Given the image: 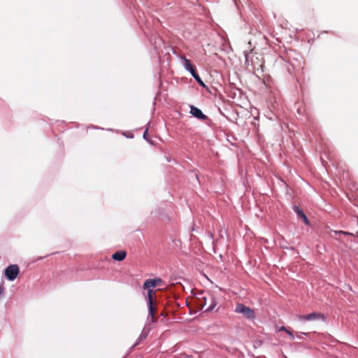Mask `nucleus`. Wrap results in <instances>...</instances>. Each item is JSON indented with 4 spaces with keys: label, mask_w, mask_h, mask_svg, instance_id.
<instances>
[{
    "label": "nucleus",
    "mask_w": 358,
    "mask_h": 358,
    "mask_svg": "<svg viewBox=\"0 0 358 358\" xmlns=\"http://www.w3.org/2000/svg\"><path fill=\"white\" fill-rule=\"evenodd\" d=\"M173 54H175L180 59V60L182 61L183 67L192 75V76L198 83V84L202 87L205 86V83L203 82L202 79L196 72L195 66L191 63L190 60L187 59L183 55H178L175 51H173Z\"/></svg>",
    "instance_id": "f257e3e1"
},
{
    "label": "nucleus",
    "mask_w": 358,
    "mask_h": 358,
    "mask_svg": "<svg viewBox=\"0 0 358 358\" xmlns=\"http://www.w3.org/2000/svg\"><path fill=\"white\" fill-rule=\"evenodd\" d=\"M299 320L316 321L320 324L325 323L324 315L320 313L313 312L308 315H300Z\"/></svg>",
    "instance_id": "f03ea898"
},
{
    "label": "nucleus",
    "mask_w": 358,
    "mask_h": 358,
    "mask_svg": "<svg viewBox=\"0 0 358 358\" xmlns=\"http://www.w3.org/2000/svg\"><path fill=\"white\" fill-rule=\"evenodd\" d=\"M19 273L20 268L17 264H10L4 269V275L9 281H13Z\"/></svg>",
    "instance_id": "7ed1b4c3"
},
{
    "label": "nucleus",
    "mask_w": 358,
    "mask_h": 358,
    "mask_svg": "<svg viewBox=\"0 0 358 358\" xmlns=\"http://www.w3.org/2000/svg\"><path fill=\"white\" fill-rule=\"evenodd\" d=\"M235 311L238 313L244 315L248 319H252L255 317L254 310L242 303H238L236 305Z\"/></svg>",
    "instance_id": "20e7f679"
},
{
    "label": "nucleus",
    "mask_w": 358,
    "mask_h": 358,
    "mask_svg": "<svg viewBox=\"0 0 358 358\" xmlns=\"http://www.w3.org/2000/svg\"><path fill=\"white\" fill-rule=\"evenodd\" d=\"M147 289H148V315L152 317V322H155V319L153 317L154 313H155V307L153 306L152 299L155 292L150 288Z\"/></svg>",
    "instance_id": "39448f33"
},
{
    "label": "nucleus",
    "mask_w": 358,
    "mask_h": 358,
    "mask_svg": "<svg viewBox=\"0 0 358 358\" xmlns=\"http://www.w3.org/2000/svg\"><path fill=\"white\" fill-rule=\"evenodd\" d=\"M189 108H190L189 113L195 118L200 120H208V116L206 115L205 114H203V113L202 112V110L200 108H199L193 105H190Z\"/></svg>",
    "instance_id": "423d86ee"
},
{
    "label": "nucleus",
    "mask_w": 358,
    "mask_h": 358,
    "mask_svg": "<svg viewBox=\"0 0 358 358\" xmlns=\"http://www.w3.org/2000/svg\"><path fill=\"white\" fill-rule=\"evenodd\" d=\"M163 285V280L160 278H150L146 280L143 283V289H149Z\"/></svg>",
    "instance_id": "0eeeda50"
},
{
    "label": "nucleus",
    "mask_w": 358,
    "mask_h": 358,
    "mask_svg": "<svg viewBox=\"0 0 358 358\" xmlns=\"http://www.w3.org/2000/svg\"><path fill=\"white\" fill-rule=\"evenodd\" d=\"M153 217H159L162 220L168 219V215L162 208H156L151 212Z\"/></svg>",
    "instance_id": "6e6552de"
},
{
    "label": "nucleus",
    "mask_w": 358,
    "mask_h": 358,
    "mask_svg": "<svg viewBox=\"0 0 358 358\" xmlns=\"http://www.w3.org/2000/svg\"><path fill=\"white\" fill-rule=\"evenodd\" d=\"M293 210L296 213L297 217L301 220H303V222L306 224V225H310V222L307 217V216L306 215V214L304 213V212L303 211V210H301L299 206H294L293 207Z\"/></svg>",
    "instance_id": "1a4fd4ad"
},
{
    "label": "nucleus",
    "mask_w": 358,
    "mask_h": 358,
    "mask_svg": "<svg viewBox=\"0 0 358 358\" xmlns=\"http://www.w3.org/2000/svg\"><path fill=\"white\" fill-rule=\"evenodd\" d=\"M126 256L127 252L124 250H119L113 254L112 258L115 261L122 262L125 259Z\"/></svg>",
    "instance_id": "9d476101"
},
{
    "label": "nucleus",
    "mask_w": 358,
    "mask_h": 358,
    "mask_svg": "<svg viewBox=\"0 0 358 358\" xmlns=\"http://www.w3.org/2000/svg\"><path fill=\"white\" fill-rule=\"evenodd\" d=\"M148 336V333L146 332H144L143 331L141 335L139 336V337L138 338L137 341H136V343L132 345V348L136 347L138 345L140 344V343L146 338V337Z\"/></svg>",
    "instance_id": "9b49d317"
},
{
    "label": "nucleus",
    "mask_w": 358,
    "mask_h": 358,
    "mask_svg": "<svg viewBox=\"0 0 358 358\" xmlns=\"http://www.w3.org/2000/svg\"><path fill=\"white\" fill-rule=\"evenodd\" d=\"M196 299H202V300H205V302L203 303H201V306H205L206 304V301H207V297L204 295V293L203 292H199L196 294Z\"/></svg>",
    "instance_id": "f8f14e48"
},
{
    "label": "nucleus",
    "mask_w": 358,
    "mask_h": 358,
    "mask_svg": "<svg viewBox=\"0 0 358 358\" xmlns=\"http://www.w3.org/2000/svg\"><path fill=\"white\" fill-rule=\"evenodd\" d=\"M171 285L176 286L177 289H184V287L180 282H174L173 280H172Z\"/></svg>",
    "instance_id": "ddd939ff"
},
{
    "label": "nucleus",
    "mask_w": 358,
    "mask_h": 358,
    "mask_svg": "<svg viewBox=\"0 0 358 358\" xmlns=\"http://www.w3.org/2000/svg\"><path fill=\"white\" fill-rule=\"evenodd\" d=\"M280 331H286L289 335L290 338L292 339H294V336H293L292 333L290 331L287 330L286 327H280Z\"/></svg>",
    "instance_id": "4468645a"
},
{
    "label": "nucleus",
    "mask_w": 358,
    "mask_h": 358,
    "mask_svg": "<svg viewBox=\"0 0 358 358\" xmlns=\"http://www.w3.org/2000/svg\"><path fill=\"white\" fill-rule=\"evenodd\" d=\"M148 129L147 128V129L145 130V131L143 132V138L145 140H146V141H149V142L152 144V142L151 141L148 140Z\"/></svg>",
    "instance_id": "2eb2a0df"
},
{
    "label": "nucleus",
    "mask_w": 358,
    "mask_h": 358,
    "mask_svg": "<svg viewBox=\"0 0 358 358\" xmlns=\"http://www.w3.org/2000/svg\"><path fill=\"white\" fill-rule=\"evenodd\" d=\"M122 134L123 136H124L126 138H134V134H131V133H129V134H127L125 131H122Z\"/></svg>",
    "instance_id": "dca6fc26"
},
{
    "label": "nucleus",
    "mask_w": 358,
    "mask_h": 358,
    "mask_svg": "<svg viewBox=\"0 0 358 358\" xmlns=\"http://www.w3.org/2000/svg\"><path fill=\"white\" fill-rule=\"evenodd\" d=\"M205 302V300H202V299H197V306H199L200 308H203L204 306H201V303H203Z\"/></svg>",
    "instance_id": "f3484780"
},
{
    "label": "nucleus",
    "mask_w": 358,
    "mask_h": 358,
    "mask_svg": "<svg viewBox=\"0 0 358 358\" xmlns=\"http://www.w3.org/2000/svg\"><path fill=\"white\" fill-rule=\"evenodd\" d=\"M89 128H92V129H103V128L101 127H99L98 126H94V125H92L90 127H88V129Z\"/></svg>",
    "instance_id": "a211bd4d"
},
{
    "label": "nucleus",
    "mask_w": 358,
    "mask_h": 358,
    "mask_svg": "<svg viewBox=\"0 0 358 358\" xmlns=\"http://www.w3.org/2000/svg\"><path fill=\"white\" fill-rule=\"evenodd\" d=\"M214 306H210L207 309H206V311H210V310H213V309L214 308Z\"/></svg>",
    "instance_id": "6ab92c4d"
},
{
    "label": "nucleus",
    "mask_w": 358,
    "mask_h": 358,
    "mask_svg": "<svg viewBox=\"0 0 358 358\" xmlns=\"http://www.w3.org/2000/svg\"><path fill=\"white\" fill-rule=\"evenodd\" d=\"M336 234H337V235H338V234H348V233H347V232H345V231H336Z\"/></svg>",
    "instance_id": "aec40b11"
},
{
    "label": "nucleus",
    "mask_w": 358,
    "mask_h": 358,
    "mask_svg": "<svg viewBox=\"0 0 358 358\" xmlns=\"http://www.w3.org/2000/svg\"><path fill=\"white\" fill-rule=\"evenodd\" d=\"M155 49L157 50L158 47L155 45Z\"/></svg>",
    "instance_id": "412c9836"
},
{
    "label": "nucleus",
    "mask_w": 358,
    "mask_h": 358,
    "mask_svg": "<svg viewBox=\"0 0 358 358\" xmlns=\"http://www.w3.org/2000/svg\"><path fill=\"white\" fill-rule=\"evenodd\" d=\"M108 131H113L112 129H108Z\"/></svg>",
    "instance_id": "4be33fe9"
},
{
    "label": "nucleus",
    "mask_w": 358,
    "mask_h": 358,
    "mask_svg": "<svg viewBox=\"0 0 358 358\" xmlns=\"http://www.w3.org/2000/svg\"><path fill=\"white\" fill-rule=\"evenodd\" d=\"M357 234H358V230H357Z\"/></svg>",
    "instance_id": "5701e85b"
}]
</instances>
